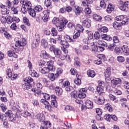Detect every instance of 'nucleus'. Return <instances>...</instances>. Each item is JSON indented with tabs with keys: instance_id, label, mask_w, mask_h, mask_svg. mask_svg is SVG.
Returning <instances> with one entry per match:
<instances>
[{
	"instance_id": "f03ea898",
	"label": "nucleus",
	"mask_w": 129,
	"mask_h": 129,
	"mask_svg": "<svg viewBox=\"0 0 129 129\" xmlns=\"http://www.w3.org/2000/svg\"><path fill=\"white\" fill-rule=\"evenodd\" d=\"M68 23V20L64 17H61L59 19V25L57 27V29L59 32H62L64 29V27Z\"/></svg>"
},
{
	"instance_id": "bf43d9fd",
	"label": "nucleus",
	"mask_w": 129,
	"mask_h": 129,
	"mask_svg": "<svg viewBox=\"0 0 129 129\" xmlns=\"http://www.w3.org/2000/svg\"><path fill=\"white\" fill-rule=\"evenodd\" d=\"M20 10L23 14H26L27 13V8L25 5H23L22 8L20 7Z\"/></svg>"
},
{
	"instance_id": "dca6fc26",
	"label": "nucleus",
	"mask_w": 129,
	"mask_h": 129,
	"mask_svg": "<svg viewBox=\"0 0 129 129\" xmlns=\"http://www.w3.org/2000/svg\"><path fill=\"white\" fill-rule=\"evenodd\" d=\"M82 24L85 28H90L91 27V20L86 19L83 21Z\"/></svg>"
},
{
	"instance_id": "ea45409f",
	"label": "nucleus",
	"mask_w": 129,
	"mask_h": 129,
	"mask_svg": "<svg viewBox=\"0 0 129 129\" xmlns=\"http://www.w3.org/2000/svg\"><path fill=\"white\" fill-rule=\"evenodd\" d=\"M49 79L51 80V81H54L55 80L57 76H55V75L53 73H49L48 75Z\"/></svg>"
},
{
	"instance_id": "49530a36",
	"label": "nucleus",
	"mask_w": 129,
	"mask_h": 129,
	"mask_svg": "<svg viewBox=\"0 0 129 129\" xmlns=\"http://www.w3.org/2000/svg\"><path fill=\"white\" fill-rule=\"evenodd\" d=\"M60 44L62 45L64 48H69V43H68V41L61 40Z\"/></svg>"
},
{
	"instance_id": "6e6552de",
	"label": "nucleus",
	"mask_w": 129,
	"mask_h": 129,
	"mask_svg": "<svg viewBox=\"0 0 129 129\" xmlns=\"http://www.w3.org/2000/svg\"><path fill=\"white\" fill-rule=\"evenodd\" d=\"M62 87L65 88L66 91H72V90H73V87L70 86V83L68 81L63 82Z\"/></svg>"
},
{
	"instance_id": "393cba45",
	"label": "nucleus",
	"mask_w": 129,
	"mask_h": 129,
	"mask_svg": "<svg viewBox=\"0 0 129 129\" xmlns=\"http://www.w3.org/2000/svg\"><path fill=\"white\" fill-rule=\"evenodd\" d=\"M47 68L48 69V71L50 72H53L55 70V66L52 64V62L48 61L47 62Z\"/></svg>"
},
{
	"instance_id": "423d86ee",
	"label": "nucleus",
	"mask_w": 129,
	"mask_h": 129,
	"mask_svg": "<svg viewBox=\"0 0 129 129\" xmlns=\"http://www.w3.org/2000/svg\"><path fill=\"white\" fill-rule=\"evenodd\" d=\"M6 115L8 117V119L10 121H15L17 119L16 115L12 113L11 110H8L6 112Z\"/></svg>"
},
{
	"instance_id": "f704fd0d",
	"label": "nucleus",
	"mask_w": 129,
	"mask_h": 129,
	"mask_svg": "<svg viewBox=\"0 0 129 129\" xmlns=\"http://www.w3.org/2000/svg\"><path fill=\"white\" fill-rule=\"evenodd\" d=\"M121 24H121L120 22L115 21L113 23V27L114 28V29H116V30H118V28L121 27Z\"/></svg>"
},
{
	"instance_id": "0e129e2a",
	"label": "nucleus",
	"mask_w": 129,
	"mask_h": 129,
	"mask_svg": "<svg viewBox=\"0 0 129 129\" xmlns=\"http://www.w3.org/2000/svg\"><path fill=\"white\" fill-rule=\"evenodd\" d=\"M108 29L106 27H103L99 29V31L101 32L102 33H106V32H108Z\"/></svg>"
},
{
	"instance_id": "a18cd8bd",
	"label": "nucleus",
	"mask_w": 129,
	"mask_h": 129,
	"mask_svg": "<svg viewBox=\"0 0 129 129\" xmlns=\"http://www.w3.org/2000/svg\"><path fill=\"white\" fill-rule=\"evenodd\" d=\"M109 97L110 99H111V100H112L114 102H118V100L117 99V98L116 97H115V96H114L112 94H109Z\"/></svg>"
},
{
	"instance_id": "7c9ffc66",
	"label": "nucleus",
	"mask_w": 129,
	"mask_h": 129,
	"mask_svg": "<svg viewBox=\"0 0 129 129\" xmlns=\"http://www.w3.org/2000/svg\"><path fill=\"white\" fill-rule=\"evenodd\" d=\"M114 10V6L112 4H109L107 8V12L110 14Z\"/></svg>"
},
{
	"instance_id": "6e6d98bb",
	"label": "nucleus",
	"mask_w": 129,
	"mask_h": 129,
	"mask_svg": "<svg viewBox=\"0 0 129 129\" xmlns=\"http://www.w3.org/2000/svg\"><path fill=\"white\" fill-rule=\"evenodd\" d=\"M28 12L29 13L31 17H35L36 16V10H33V9H31L30 10V11H28Z\"/></svg>"
},
{
	"instance_id": "4d7b16f0",
	"label": "nucleus",
	"mask_w": 129,
	"mask_h": 129,
	"mask_svg": "<svg viewBox=\"0 0 129 129\" xmlns=\"http://www.w3.org/2000/svg\"><path fill=\"white\" fill-rule=\"evenodd\" d=\"M6 20L8 24H11L14 22V18L11 16H8Z\"/></svg>"
},
{
	"instance_id": "c9c22d12",
	"label": "nucleus",
	"mask_w": 129,
	"mask_h": 129,
	"mask_svg": "<svg viewBox=\"0 0 129 129\" xmlns=\"http://www.w3.org/2000/svg\"><path fill=\"white\" fill-rule=\"evenodd\" d=\"M75 29L78 32H83V30H84V29L83 28V26H82L80 24H77L76 27H75Z\"/></svg>"
},
{
	"instance_id": "a211bd4d",
	"label": "nucleus",
	"mask_w": 129,
	"mask_h": 129,
	"mask_svg": "<svg viewBox=\"0 0 129 129\" xmlns=\"http://www.w3.org/2000/svg\"><path fill=\"white\" fill-rule=\"evenodd\" d=\"M23 4V6H25L28 12H30V10H32V4L31 3V2L28 1H24Z\"/></svg>"
},
{
	"instance_id": "412c9836",
	"label": "nucleus",
	"mask_w": 129,
	"mask_h": 129,
	"mask_svg": "<svg viewBox=\"0 0 129 129\" xmlns=\"http://www.w3.org/2000/svg\"><path fill=\"white\" fill-rule=\"evenodd\" d=\"M85 106L86 108H93V102L90 100H87L85 102Z\"/></svg>"
},
{
	"instance_id": "c03bdc74",
	"label": "nucleus",
	"mask_w": 129,
	"mask_h": 129,
	"mask_svg": "<svg viewBox=\"0 0 129 129\" xmlns=\"http://www.w3.org/2000/svg\"><path fill=\"white\" fill-rule=\"evenodd\" d=\"M93 19L95 21L98 22V21L101 20V17H100L99 15H98L97 14H94L93 15Z\"/></svg>"
},
{
	"instance_id": "de8ad7c7",
	"label": "nucleus",
	"mask_w": 129,
	"mask_h": 129,
	"mask_svg": "<svg viewBox=\"0 0 129 129\" xmlns=\"http://www.w3.org/2000/svg\"><path fill=\"white\" fill-rule=\"evenodd\" d=\"M42 127H46V128L48 129V128L51 127V122L49 121L44 122V126H41Z\"/></svg>"
},
{
	"instance_id": "e433bc0d",
	"label": "nucleus",
	"mask_w": 129,
	"mask_h": 129,
	"mask_svg": "<svg viewBox=\"0 0 129 129\" xmlns=\"http://www.w3.org/2000/svg\"><path fill=\"white\" fill-rule=\"evenodd\" d=\"M55 92L57 95H61L62 94V89L60 87H56L55 88Z\"/></svg>"
},
{
	"instance_id": "4468645a",
	"label": "nucleus",
	"mask_w": 129,
	"mask_h": 129,
	"mask_svg": "<svg viewBox=\"0 0 129 129\" xmlns=\"http://www.w3.org/2000/svg\"><path fill=\"white\" fill-rule=\"evenodd\" d=\"M27 44V41L26 39H22V41H17L16 42L15 46L16 47H24Z\"/></svg>"
},
{
	"instance_id": "f3484780",
	"label": "nucleus",
	"mask_w": 129,
	"mask_h": 129,
	"mask_svg": "<svg viewBox=\"0 0 129 129\" xmlns=\"http://www.w3.org/2000/svg\"><path fill=\"white\" fill-rule=\"evenodd\" d=\"M51 104L54 107H57L58 106V103H57V101L56 100V96L54 95H52L51 96Z\"/></svg>"
},
{
	"instance_id": "f8f14e48",
	"label": "nucleus",
	"mask_w": 129,
	"mask_h": 129,
	"mask_svg": "<svg viewBox=\"0 0 129 129\" xmlns=\"http://www.w3.org/2000/svg\"><path fill=\"white\" fill-rule=\"evenodd\" d=\"M41 102L42 104L45 105V108L46 109H48L49 111H52V106H51L48 101L44 99H41Z\"/></svg>"
},
{
	"instance_id": "9d476101",
	"label": "nucleus",
	"mask_w": 129,
	"mask_h": 129,
	"mask_svg": "<svg viewBox=\"0 0 129 129\" xmlns=\"http://www.w3.org/2000/svg\"><path fill=\"white\" fill-rule=\"evenodd\" d=\"M129 2L128 1H125L123 3L122 1L119 2V8L121 11H125L126 7L128 6Z\"/></svg>"
},
{
	"instance_id": "052dcab7",
	"label": "nucleus",
	"mask_w": 129,
	"mask_h": 129,
	"mask_svg": "<svg viewBox=\"0 0 129 129\" xmlns=\"http://www.w3.org/2000/svg\"><path fill=\"white\" fill-rule=\"evenodd\" d=\"M42 55H43V58L45 59H48V58H50V55L46 51L43 50L42 51Z\"/></svg>"
},
{
	"instance_id": "13d9d810",
	"label": "nucleus",
	"mask_w": 129,
	"mask_h": 129,
	"mask_svg": "<svg viewBox=\"0 0 129 129\" xmlns=\"http://www.w3.org/2000/svg\"><path fill=\"white\" fill-rule=\"evenodd\" d=\"M117 60L119 62V63H122L124 62V57L122 56H118L117 57Z\"/></svg>"
},
{
	"instance_id": "20e7f679",
	"label": "nucleus",
	"mask_w": 129,
	"mask_h": 129,
	"mask_svg": "<svg viewBox=\"0 0 129 129\" xmlns=\"http://www.w3.org/2000/svg\"><path fill=\"white\" fill-rule=\"evenodd\" d=\"M90 34V36L88 37L87 38H84L83 40V43H84V44H87L88 45L90 44L91 43V47H92L93 45L94 44V43H93V34H92V33H91V32H88V34L89 35Z\"/></svg>"
},
{
	"instance_id": "4be33fe9",
	"label": "nucleus",
	"mask_w": 129,
	"mask_h": 129,
	"mask_svg": "<svg viewBox=\"0 0 129 129\" xmlns=\"http://www.w3.org/2000/svg\"><path fill=\"white\" fill-rule=\"evenodd\" d=\"M36 37H38L37 39L34 40L32 44V48H37L39 45V41H40V36L39 35H36Z\"/></svg>"
},
{
	"instance_id": "680f3d73",
	"label": "nucleus",
	"mask_w": 129,
	"mask_h": 129,
	"mask_svg": "<svg viewBox=\"0 0 129 129\" xmlns=\"http://www.w3.org/2000/svg\"><path fill=\"white\" fill-rule=\"evenodd\" d=\"M43 10V8L42 6L40 5H37L35 7V11L36 12H42V10Z\"/></svg>"
},
{
	"instance_id": "2f4dec72",
	"label": "nucleus",
	"mask_w": 129,
	"mask_h": 129,
	"mask_svg": "<svg viewBox=\"0 0 129 129\" xmlns=\"http://www.w3.org/2000/svg\"><path fill=\"white\" fill-rule=\"evenodd\" d=\"M102 40H104V41H111V40H112L111 37L109 35H107V34H103L102 36Z\"/></svg>"
},
{
	"instance_id": "5fc2aeb1",
	"label": "nucleus",
	"mask_w": 129,
	"mask_h": 129,
	"mask_svg": "<svg viewBox=\"0 0 129 129\" xmlns=\"http://www.w3.org/2000/svg\"><path fill=\"white\" fill-rule=\"evenodd\" d=\"M21 115L24 117H27V116H31V113H29L27 111H24L21 113Z\"/></svg>"
},
{
	"instance_id": "a878e982",
	"label": "nucleus",
	"mask_w": 129,
	"mask_h": 129,
	"mask_svg": "<svg viewBox=\"0 0 129 129\" xmlns=\"http://www.w3.org/2000/svg\"><path fill=\"white\" fill-rule=\"evenodd\" d=\"M116 45L114 43H111L107 45V43H106V47L107 50H109L110 51H113L114 49H115Z\"/></svg>"
},
{
	"instance_id": "8fccbe9b",
	"label": "nucleus",
	"mask_w": 129,
	"mask_h": 129,
	"mask_svg": "<svg viewBox=\"0 0 129 129\" xmlns=\"http://www.w3.org/2000/svg\"><path fill=\"white\" fill-rule=\"evenodd\" d=\"M42 95V96L44 97V100H46L47 101V100H49V99H50V95L47 93H42L41 94Z\"/></svg>"
},
{
	"instance_id": "338daca9",
	"label": "nucleus",
	"mask_w": 129,
	"mask_h": 129,
	"mask_svg": "<svg viewBox=\"0 0 129 129\" xmlns=\"http://www.w3.org/2000/svg\"><path fill=\"white\" fill-rule=\"evenodd\" d=\"M94 36L96 41L100 39V35H99V33L98 32H95Z\"/></svg>"
},
{
	"instance_id": "39448f33",
	"label": "nucleus",
	"mask_w": 129,
	"mask_h": 129,
	"mask_svg": "<svg viewBox=\"0 0 129 129\" xmlns=\"http://www.w3.org/2000/svg\"><path fill=\"white\" fill-rule=\"evenodd\" d=\"M37 88L36 89H32L31 91L33 92H34L35 95L36 94L37 95H39V94H42V88H43V86H42V84L41 83H38L36 85Z\"/></svg>"
},
{
	"instance_id": "cd10ccee",
	"label": "nucleus",
	"mask_w": 129,
	"mask_h": 129,
	"mask_svg": "<svg viewBox=\"0 0 129 129\" xmlns=\"http://www.w3.org/2000/svg\"><path fill=\"white\" fill-rule=\"evenodd\" d=\"M61 50L62 51H63V53L65 54V55H62V56L61 57L62 59H66L67 57H69V56L67 55V54H68V50H67V49H66L65 47L64 46H63L62 47H61Z\"/></svg>"
},
{
	"instance_id": "7ed1b4c3",
	"label": "nucleus",
	"mask_w": 129,
	"mask_h": 129,
	"mask_svg": "<svg viewBox=\"0 0 129 129\" xmlns=\"http://www.w3.org/2000/svg\"><path fill=\"white\" fill-rule=\"evenodd\" d=\"M116 20L117 21V22H120V24H122V26L123 25H127L129 22V19L127 17L123 16H117Z\"/></svg>"
},
{
	"instance_id": "9b49d317",
	"label": "nucleus",
	"mask_w": 129,
	"mask_h": 129,
	"mask_svg": "<svg viewBox=\"0 0 129 129\" xmlns=\"http://www.w3.org/2000/svg\"><path fill=\"white\" fill-rule=\"evenodd\" d=\"M104 83L103 81H98V86L97 87V91L102 93L104 89Z\"/></svg>"
},
{
	"instance_id": "2eb2a0df",
	"label": "nucleus",
	"mask_w": 129,
	"mask_h": 129,
	"mask_svg": "<svg viewBox=\"0 0 129 129\" xmlns=\"http://www.w3.org/2000/svg\"><path fill=\"white\" fill-rule=\"evenodd\" d=\"M121 50L122 51L123 55L125 56H128L129 55V48L127 45H123L121 48Z\"/></svg>"
},
{
	"instance_id": "09e8293b",
	"label": "nucleus",
	"mask_w": 129,
	"mask_h": 129,
	"mask_svg": "<svg viewBox=\"0 0 129 129\" xmlns=\"http://www.w3.org/2000/svg\"><path fill=\"white\" fill-rule=\"evenodd\" d=\"M114 51L117 55H119V54L121 53V48H120V47H116L114 49Z\"/></svg>"
},
{
	"instance_id": "a19ab883",
	"label": "nucleus",
	"mask_w": 129,
	"mask_h": 129,
	"mask_svg": "<svg viewBox=\"0 0 129 129\" xmlns=\"http://www.w3.org/2000/svg\"><path fill=\"white\" fill-rule=\"evenodd\" d=\"M22 87L23 89L28 90V89H29L30 87H31V84L30 83L25 82L24 84H23Z\"/></svg>"
},
{
	"instance_id": "c85d7f7f",
	"label": "nucleus",
	"mask_w": 129,
	"mask_h": 129,
	"mask_svg": "<svg viewBox=\"0 0 129 129\" xmlns=\"http://www.w3.org/2000/svg\"><path fill=\"white\" fill-rule=\"evenodd\" d=\"M110 75H111V71H110V68L108 67L105 70V72L104 73V76L105 77H107L108 78L110 77Z\"/></svg>"
},
{
	"instance_id": "473e14b6",
	"label": "nucleus",
	"mask_w": 129,
	"mask_h": 129,
	"mask_svg": "<svg viewBox=\"0 0 129 129\" xmlns=\"http://www.w3.org/2000/svg\"><path fill=\"white\" fill-rule=\"evenodd\" d=\"M41 45L44 48H47L48 46V42H47L46 39H42L41 41Z\"/></svg>"
},
{
	"instance_id": "37998d69",
	"label": "nucleus",
	"mask_w": 129,
	"mask_h": 129,
	"mask_svg": "<svg viewBox=\"0 0 129 129\" xmlns=\"http://www.w3.org/2000/svg\"><path fill=\"white\" fill-rule=\"evenodd\" d=\"M97 57L101 61H103V62H104V61L106 60V57H105V55H104V54H98L97 55Z\"/></svg>"
},
{
	"instance_id": "774afa93",
	"label": "nucleus",
	"mask_w": 129,
	"mask_h": 129,
	"mask_svg": "<svg viewBox=\"0 0 129 129\" xmlns=\"http://www.w3.org/2000/svg\"><path fill=\"white\" fill-rule=\"evenodd\" d=\"M64 40L66 42H72V39L68 35L64 36Z\"/></svg>"
},
{
	"instance_id": "0eeeda50",
	"label": "nucleus",
	"mask_w": 129,
	"mask_h": 129,
	"mask_svg": "<svg viewBox=\"0 0 129 129\" xmlns=\"http://www.w3.org/2000/svg\"><path fill=\"white\" fill-rule=\"evenodd\" d=\"M6 77L7 78H11V80H15V79L18 77V75L14 74L13 75L12 70H11L10 69H8L6 72Z\"/></svg>"
},
{
	"instance_id": "ddd939ff",
	"label": "nucleus",
	"mask_w": 129,
	"mask_h": 129,
	"mask_svg": "<svg viewBox=\"0 0 129 129\" xmlns=\"http://www.w3.org/2000/svg\"><path fill=\"white\" fill-rule=\"evenodd\" d=\"M0 9L2 15H8V14H9L10 13V11L7 9V6L3 4L0 5Z\"/></svg>"
},
{
	"instance_id": "69168bd1",
	"label": "nucleus",
	"mask_w": 129,
	"mask_h": 129,
	"mask_svg": "<svg viewBox=\"0 0 129 129\" xmlns=\"http://www.w3.org/2000/svg\"><path fill=\"white\" fill-rule=\"evenodd\" d=\"M105 107L108 110V111H112V107H111V105L109 103H107L105 105Z\"/></svg>"
},
{
	"instance_id": "bb28decb",
	"label": "nucleus",
	"mask_w": 129,
	"mask_h": 129,
	"mask_svg": "<svg viewBox=\"0 0 129 129\" xmlns=\"http://www.w3.org/2000/svg\"><path fill=\"white\" fill-rule=\"evenodd\" d=\"M12 13L13 15H16L18 14L19 11H21V7H17L16 8L12 7L11 8Z\"/></svg>"
},
{
	"instance_id": "603ef678",
	"label": "nucleus",
	"mask_w": 129,
	"mask_h": 129,
	"mask_svg": "<svg viewBox=\"0 0 129 129\" xmlns=\"http://www.w3.org/2000/svg\"><path fill=\"white\" fill-rule=\"evenodd\" d=\"M51 33L52 36H53V37H56V36H57V35L58 34V32L55 28H52L51 29Z\"/></svg>"
},
{
	"instance_id": "c756f323",
	"label": "nucleus",
	"mask_w": 129,
	"mask_h": 129,
	"mask_svg": "<svg viewBox=\"0 0 129 129\" xmlns=\"http://www.w3.org/2000/svg\"><path fill=\"white\" fill-rule=\"evenodd\" d=\"M83 9L79 6H77L75 7V13L77 16L80 15L82 13Z\"/></svg>"
},
{
	"instance_id": "72a5a7b5",
	"label": "nucleus",
	"mask_w": 129,
	"mask_h": 129,
	"mask_svg": "<svg viewBox=\"0 0 129 129\" xmlns=\"http://www.w3.org/2000/svg\"><path fill=\"white\" fill-rule=\"evenodd\" d=\"M8 55L9 57H14V58H18V54L15 53L14 51H9L8 52Z\"/></svg>"
},
{
	"instance_id": "aec40b11",
	"label": "nucleus",
	"mask_w": 129,
	"mask_h": 129,
	"mask_svg": "<svg viewBox=\"0 0 129 129\" xmlns=\"http://www.w3.org/2000/svg\"><path fill=\"white\" fill-rule=\"evenodd\" d=\"M111 80L112 83L114 84V85H117L118 84H121V80L119 78H113L112 77L111 78Z\"/></svg>"
},
{
	"instance_id": "3c124183",
	"label": "nucleus",
	"mask_w": 129,
	"mask_h": 129,
	"mask_svg": "<svg viewBox=\"0 0 129 129\" xmlns=\"http://www.w3.org/2000/svg\"><path fill=\"white\" fill-rule=\"evenodd\" d=\"M78 97L80 99L85 98V97H86V94L85 93L79 92L78 94Z\"/></svg>"
},
{
	"instance_id": "864d4df0",
	"label": "nucleus",
	"mask_w": 129,
	"mask_h": 129,
	"mask_svg": "<svg viewBox=\"0 0 129 129\" xmlns=\"http://www.w3.org/2000/svg\"><path fill=\"white\" fill-rule=\"evenodd\" d=\"M23 22L25 25H27V26H30V25L29 19H28V18H27L26 17H23Z\"/></svg>"
},
{
	"instance_id": "b1692460",
	"label": "nucleus",
	"mask_w": 129,
	"mask_h": 129,
	"mask_svg": "<svg viewBox=\"0 0 129 129\" xmlns=\"http://www.w3.org/2000/svg\"><path fill=\"white\" fill-rule=\"evenodd\" d=\"M53 53L56 58H60V57H62V55H61L62 51L59 48H56V49L54 50Z\"/></svg>"
},
{
	"instance_id": "79ce46f5",
	"label": "nucleus",
	"mask_w": 129,
	"mask_h": 129,
	"mask_svg": "<svg viewBox=\"0 0 129 129\" xmlns=\"http://www.w3.org/2000/svg\"><path fill=\"white\" fill-rule=\"evenodd\" d=\"M74 65L76 67H79L80 66V60L78 57L75 58Z\"/></svg>"
},
{
	"instance_id": "5701e85b",
	"label": "nucleus",
	"mask_w": 129,
	"mask_h": 129,
	"mask_svg": "<svg viewBox=\"0 0 129 129\" xmlns=\"http://www.w3.org/2000/svg\"><path fill=\"white\" fill-rule=\"evenodd\" d=\"M36 117L40 122H45V116L43 114H38Z\"/></svg>"
},
{
	"instance_id": "58836bf2",
	"label": "nucleus",
	"mask_w": 129,
	"mask_h": 129,
	"mask_svg": "<svg viewBox=\"0 0 129 129\" xmlns=\"http://www.w3.org/2000/svg\"><path fill=\"white\" fill-rule=\"evenodd\" d=\"M71 96L72 97V98H78V93L76 91H74L71 92Z\"/></svg>"
},
{
	"instance_id": "e2e57ef3",
	"label": "nucleus",
	"mask_w": 129,
	"mask_h": 129,
	"mask_svg": "<svg viewBox=\"0 0 129 129\" xmlns=\"http://www.w3.org/2000/svg\"><path fill=\"white\" fill-rule=\"evenodd\" d=\"M42 19L44 23H47V22H48V20H49V16L46 14H44Z\"/></svg>"
},
{
	"instance_id": "f257e3e1",
	"label": "nucleus",
	"mask_w": 129,
	"mask_h": 129,
	"mask_svg": "<svg viewBox=\"0 0 129 129\" xmlns=\"http://www.w3.org/2000/svg\"><path fill=\"white\" fill-rule=\"evenodd\" d=\"M94 44L91 47L92 51L96 53L97 52H103L104 51V47H106V42L102 40H95L93 41Z\"/></svg>"
},
{
	"instance_id": "4c0bfd02",
	"label": "nucleus",
	"mask_w": 129,
	"mask_h": 129,
	"mask_svg": "<svg viewBox=\"0 0 129 129\" xmlns=\"http://www.w3.org/2000/svg\"><path fill=\"white\" fill-rule=\"evenodd\" d=\"M87 75L89 76V77L93 78L95 76V72H94V71H91L90 70H88Z\"/></svg>"
},
{
	"instance_id": "6ab92c4d",
	"label": "nucleus",
	"mask_w": 129,
	"mask_h": 129,
	"mask_svg": "<svg viewBox=\"0 0 129 129\" xmlns=\"http://www.w3.org/2000/svg\"><path fill=\"white\" fill-rule=\"evenodd\" d=\"M39 71L40 72V73H42V74H48V73L49 72V69L47 67L39 68Z\"/></svg>"
},
{
	"instance_id": "1a4fd4ad",
	"label": "nucleus",
	"mask_w": 129,
	"mask_h": 129,
	"mask_svg": "<svg viewBox=\"0 0 129 129\" xmlns=\"http://www.w3.org/2000/svg\"><path fill=\"white\" fill-rule=\"evenodd\" d=\"M94 100L97 104H103L104 103V97L101 96V94L100 95V96L97 97L95 96L94 97Z\"/></svg>"
}]
</instances>
